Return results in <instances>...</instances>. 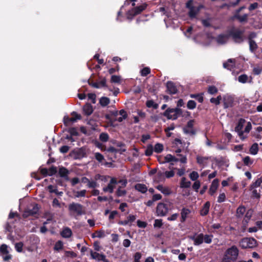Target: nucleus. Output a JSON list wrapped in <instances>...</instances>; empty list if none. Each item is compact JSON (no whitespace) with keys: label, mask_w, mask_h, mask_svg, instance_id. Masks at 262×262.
<instances>
[{"label":"nucleus","mask_w":262,"mask_h":262,"mask_svg":"<svg viewBox=\"0 0 262 262\" xmlns=\"http://www.w3.org/2000/svg\"><path fill=\"white\" fill-rule=\"evenodd\" d=\"M244 30L233 28L228 31L227 34H220L216 37V42L220 45L225 44L229 37H231L236 43H242L245 40Z\"/></svg>","instance_id":"nucleus-1"},{"label":"nucleus","mask_w":262,"mask_h":262,"mask_svg":"<svg viewBox=\"0 0 262 262\" xmlns=\"http://www.w3.org/2000/svg\"><path fill=\"white\" fill-rule=\"evenodd\" d=\"M239 255V250L237 247L233 245L228 248L225 252L222 259V262L236 261Z\"/></svg>","instance_id":"nucleus-2"},{"label":"nucleus","mask_w":262,"mask_h":262,"mask_svg":"<svg viewBox=\"0 0 262 262\" xmlns=\"http://www.w3.org/2000/svg\"><path fill=\"white\" fill-rule=\"evenodd\" d=\"M68 210L71 215L76 216L85 214L84 207L81 204L72 202L68 206Z\"/></svg>","instance_id":"nucleus-3"},{"label":"nucleus","mask_w":262,"mask_h":262,"mask_svg":"<svg viewBox=\"0 0 262 262\" xmlns=\"http://www.w3.org/2000/svg\"><path fill=\"white\" fill-rule=\"evenodd\" d=\"M182 113L183 111L180 108L168 107L162 113V115L168 120H176L182 115Z\"/></svg>","instance_id":"nucleus-4"},{"label":"nucleus","mask_w":262,"mask_h":262,"mask_svg":"<svg viewBox=\"0 0 262 262\" xmlns=\"http://www.w3.org/2000/svg\"><path fill=\"white\" fill-rule=\"evenodd\" d=\"M258 245L257 241L253 237H244L239 242L242 249H253Z\"/></svg>","instance_id":"nucleus-5"},{"label":"nucleus","mask_w":262,"mask_h":262,"mask_svg":"<svg viewBox=\"0 0 262 262\" xmlns=\"http://www.w3.org/2000/svg\"><path fill=\"white\" fill-rule=\"evenodd\" d=\"M72 117H70L68 116H64L63 118V122L66 126H69L73 124L74 123L77 122L78 120H81L82 117L81 115L78 114L77 112L73 111L71 113Z\"/></svg>","instance_id":"nucleus-6"},{"label":"nucleus","mask_w":262,"mask_h":262,"mask_svg":"<svg viewBox=\"0 0 262 262\" xmlns=\"http://www.w3.org/2000/svg\"><path fill=\"white\" fill-rule=\"evenodd\" d=\"M147 4L143 3L140 6L134 7L127 13L128 19H132L134 16L140 14L143 10L146 9Z\"/></svg>","instance_id":"nucleus-7"},{"label":"nucleus","mask_w":262,"mask_h":262,"mask_svg":"<svg viewBox=\"0 0 262 262\" xmlns=\"http://www.w3.org/2000/svg\"><path fill=\"white\" fill-rule=\"evenodd\" d=\"M169 211V208L167 204L164 203H159L156 208V213L158 216H165L167 215Z\"/></svg>","instance_id":"nucleus-8"},{"label":"nucleus","mask_w":262,"mask_h":262,"mask_svg":"<svg viewBox=\"0 0 262 262\" xmlns=\"http://www.w3.org/2000/svg\"><path fill=\"white\" fill-rule=\"evenodd\" d=\"M246 120L243 118L238 120L237 124L235 127V131L238 133V135L242 140H244L245 138L244 137V132L243 128Z\"/></svg>","instance_id":"nucleus-9"},{"label":"nucleus","mask_w":262,"mask_h":262,"mask_svg":"<svg viewBox=\"0 0 262 262\" xmlns=\"http://www.w3.org/2000/svg\"><path fill=\"white\" fill-rule=\"evenodd\" d=\"M234 99L231 95H226L223 97L224 107L227 108L234 106Z\"/></svg>","instance_id":"nucleus-10"},{"label":"nucleus","mask_w":262,"mask_h":262,"mask_svg":"<svg viewBox=\"0 0 262 262\" xmlns=\"http://www.w3.org/2000/svg\"><path fill=\"white\" fill-rule=\"evenodd\" d=\"M166 92L170 95L176 94L178 90L175 83L171 81H168L166 84Z\"/></svg>","instance_id":"nucleus-11"},{"label":"nucleus","mask_w":262,"mask_h":262,"mask_svg":"<svg viewBox=\"0 0 262 262\" xmlns=\"http://www.w3.org/2000/svg\"><path fill=\"white\" fill-rule=\"evenodd\" d=\"M39 208L38 205L35 204L32 209H28L25 211L23 216L24 218H27L29 216H34L38 214Z\"/></svg>","instance_id":"nucleus-12"},{"label":"nucleus","mask_w":262,"mask_h":262,"mask_svg":"<svg viewBox=\"0 0 262 262\" xmlns=\"http://www.w3.org/2000/svg\"><path fill=\"white\" fill-rule=\"evenodd\" d=\"M90 252L91 258L96 260L98 262L102 261L104 259V257H106L105 255L104 254L94 252L92 249H90Z\"/></svg>","instance_id":"nucleus-13"},{"label":"nucleus","mask_w":262,"mask_h":262,"mask_svg":"<svg viewBox=\"0 0 262 262\" xmlns=\"http://www.w3.org/2000/svg\"><path fill=\"white\" fill-rule=\"evenodd\" d=\"M194 120H189L186 125V128H184V131L186 134H189L190 135H194L195 134V131L193 129Z\"/></svg>","instance_id":"nucleus-14"},{"label":"nucleus","mask_w":262,"mask_h":262,"mask_svg":"<svg viewBox=\"0 0 262 262\" xmlns=\"http://www.w3.org/2000/svg\"><path fill=\"white\" fill-rule=\"evenodd\" d=\"M117 184V181L116 178H112L107 185V186L103 188V190L104 192H109L110 193H113L115 186L113 185Z\"/></svg>","instance_id":"nucleus-15"},{"label":"nucleus","mask_w":262,"mask_h":262,"mask_svg":"<svg viewBox=\"0 0 262 262\" xmlns=\"http://www.w3.org/2000/svg\"><path fill=\"white\" fill-rule=\"evenodd\" d=\"M193 241V244L195 246H199L202 244L204 242V234L200 233L196 237L193 235L190 237Z\"/></svg>","instance_id":"nucleus-16"},{"label":"nucleus","mask_w":262,"mask_h":262,"mask_svg":"<svg viewBox=\"0 0 262 262\" xmlns=\"http://www.w3.org/2000/svg\"><path fill=\"white\" fill-rule=\"evenodd\" d=\"M191 213V211L189 209L183 207L181 210V219L180 222L184 223L185 222L188 215Z\"/></svg>","instance_id":"nucleus-17"},{"label":"nucleus","mask_w":262,"mask_h":262,"mask_svg":"<svg viewBox=\"0 0 262 262\" xmlns=\"http://www.w3.org/2000/svg\"><path fill=\"white\" fill-rule=\"evenodd\" d=\"M248 14H244L243 15L234 14L231 17V20L237 19L240 23H246L248 21Z\"/></svg>","instance_id":"nucleus-18"},{"label":"nucleus","mask_w":262,"mask_h":262,"mask_svg":"<svg viewBox=\"0 0 262 262\" xmlns=\"http://www.w3.org/2000/svg\"><path fill=\"white\" fill-rule=\"evenodd\" d=\"M219 181L217 179H215L212 181L209 190L210 195H213L216 192L219 186Z\"/></svg>","instance_id":"nucleus-19"},{"label":"nucleus","mask_w":262,"mask_h":262,"mask_svg":"<svg viewBox=\"0 0 262 262\" xmlns=\"http://www.w3.org/2000/svg\"><path fill=\"white\" fill-rule=\"evenodd\" d=\"M58 173L60 177L64 178L67 181L69 180V178L68 177L69 171L66 168L62 166L59 167Z\"/></svg>","instance_id":"nucleus-20"},{"label":"nucleus","mask_w":262,"mask_h":262,"mask_svg":"<svg viewBox=\"0 0 262 262\" xmlns=\"http://www.w3.org/2000/svg\"><path fill=\"white\" fill-rule=\"evenodd\" d=\"M82 111L85 115L90 116L93 112V106L90 103H87L83 105Z\"/></svg>","instance_id":"nucleus-21"},{"label":"nucleus","mask_w":262,"mask_h":262,"mask_svg":"<svg viewBox=\"0 0 262 262\" xmlns=\"http://www.w3.org/2000/svg\"><path fill=\"white\" fill-rule=\"evenodd\" d=\"M156 188L165 195H168L172 193L170 188L167 187H164L162 185H158L156 186Z\"/></svg>","instance_id":"nucleus-22"},{"label":"nucleus","mask_w":262,"mask_h":262,"mask_svg":"<svg viewBox=\"0 0 262 262\" xmlns=\"http://www.w3.org/2000/svg\"><path fill=\"white\" fill-rule=\"evenodd\" d=\"M210 206V202L209 201L206 202L200 210V214L202 216H205L207 215L209 211Z\"/></svg>","instance_id":"nucleus-23"},{"label":"nucleus","mask_w":262,"mask_h":262,"mask_svg":"<svg viewBox=\"0 0 262 262\" xmlns=\"http://www.w3.org/2000/svg\"><path fill=\"white\" fill-rule=\"evenodd\" d=\"M164 160L162 162V163H165L167 162H178L179 159L176 158L174 156L171 155V154H168L164 158Z\"/></svg>","instance_id":"nucleus-24"},{"label":"nucleus","mask_w":262,"mask_h":262,"mask_svg":"<svg viewBox=\"0 0 262 262\" xmlns=\"http://www.w3.org/2000/svg\"><path fill=\"white\" fill-rule=\"evenodd\" d=\"M200 11L199 8H195L193 6H191L190 9L189 10L188 15L191 18H195Z\"/></svg>","instance_id":"nucleus-25"},{"label":"nucleus","mask_w":262,"mask_h":262,"mask_svg":"<svg viewBox=\"0 0 262 262\" xmlns=\"http://www.w3.org/2000/svg\"><path fill=\"white\" fill-rule=\"evenodd\" d=\"M135 188L137 190L142 193H145L147 190L146 186L143 184H137L135 185Z\"/></svg>","instance_id":"nucleus-26"},{"label":"nucleus","mask_w":262,"mask_h":262,"mask_svg":"<svg viewBox=\"0 0 262 262\" xmlns=\"http://www.w3.org/2000/svg\"><path fill=\"white\" fill-rule=\"evenodd\" d=\"M75 159H80L84 157L86 154L83 149L80 148L74 152Z\"/></svg>","instance_id":"nucleus-27"},{"label":"nucleus","mask_w":262,"mask_h":262,"mask_svg":"<svg viewBox=\"0 0 262 262\" xmlns=\"http://www.w3.org/2000/svg\"><path fill=\"white\" fill-rule=\"evenodd\" d=\"M72 234V230L69 227H66L63 229L61 232V235L64 238H69Z\"/></svg>","instance_id":"nucleus-28"},{"label":"nucleus","mask_w":262,"mask_h":262,"mask_svg":"<svg viewBox=\"0 0 262 262\" xmlns=\"http://www.w3.org/2000/svg\"><path fill=\"white\" fill-rule=\"evenodd\" d=\"M249 46V50L252 53H255L256 50L258 49V45L255 40H251L248 41Z\"/></svg>","instance_id":"nucleus-29"},{"label":"nucleus","mask_w":262,"mask_h":262,"mask_svg":"<svg viewBox=\"0 0 262 262\" xmlns=\"http://www.w3.org/2000/svg\"><path fill=\"white\" fill-rule=\"evenodd\" d=\"M191 182L189 181H186V178L185 177H183L181 179L180 182V187L183 188H188L190 187Z\"/></svg>","instance_id":"nucleus-30"},{"label":"nucleus","mask_w":262,"mask_h":262,"mask_svg":"<svg viewBox=\"0 0 262 262\" xmlns=\"http://www.w3.org/2000/svg\"><path fill=\"white\" fill-rule=\"evenodd\" d=\"M223 67L231 70L234 67V59H229L227 62L224 63Z\"/></svg>","instance_id":"nucleus-31"},{"label":"nucleus","mask_w":262,"mask_h":262,"mask_svg":"<svg viewBox=\"0 0 262 262\" xmlns=\"http://www.w3.org/2000/svg\"><path fill=\"white\" fill-rule=\"evenodd\" d=\"M203 93H198V94H192L190 95V97L191 98H194L198 101L200 103H202L204 101Z\"/></svg>","instance_id":"nucleus-32"},{"label":"nucleus","mask_w":262,"mask_h":262,"mask_svg":"<svg viewBox=\"0 0 262 262\" xmlns=\"http://www.w3.org/2000/svg\"><path fill=\"white\" fill-rule=\"evenodd\" d=\"M107 151L109 152H112V153L122 154L123 152H124L126 151V149L125 148L117 149V148H115L114 147L110 146L107 148Z\"/></svg>","instance_id":"nucleus-33"},{"label":"nucleus","mask_w":262,"mask_h":262,"mask_svg":"<svg viewBox=\"0 0 262 262\" xmlns=\"http://www.w3.org/2000/svg\"><path fill=\"white\" fill-rule=\"evenodd\" d=\"M262 183V177L258 178L254 182L251 184L250 186V190L258 187Z\"/></svg>","instance_id":"nucleus-34"},{"label":"nucleus","mask_w":262,"mask_h":262,"mask_svg":"<svg viewBox=\"0 0 262 262\" xmlns=\"http://www.w3.org/2000/svg\"><path fill=\"white\" fill-rule=\"evenodd\" d=\"M110 99L106 97H102L99 100V103L102 107H105L109 104Z\"/></svg>","instance_id":"nucleus-35"},{"label":"nucleus","mask_w":262,"mask_h":262,"mask_svg":"<svg viewBox=\"0 0 262 262\" xmlns=\"http://www.w3.org/2000/svg\"><path fill=\"white\" fill-rule=\"evenodd\" d=\"M48 189L50 193H55L58 195L61 196L63 194L62 191H58L57 188L54 189V186L52 185H50L48 186Z\"/></svg>","instance_id":"nucleus-36"},{"label":"nucleus","mask_w":262,"mask_h":262,"mask_svg":"<svg viewBox=\"0 0 262 262\" xmlns=\"http://www.w3.org/2000/svg\"><path fill=\"white\" fill-rule=\"evenodd\" d=\"M146 105L148 108L152 107L154 109L158 108L159 105L155 103L153 100H147L146 102Z\"/></svg>","instance_id":"nucleus-37"},{"label":"nucleus","mask_w":262,"mask_h":262,"mask_svg":"<svg viewBox=\"0 0 262 262\" xmlns=\"http://www.w3.org/2000/svg\"><path fill=\"white\" fill-rule=\"evenodd\" d=\"M258 151V144L255 143L252 145L250 148V152L252 155H255L257 154Z\"/></svg>","instance_id":"nucleus-38"},{"label":"nucleus","mask_w":262,"mask_h":262,"mask_svg":"<svg viewBox=\"0 0 262 262\" xmlns=\"http://www.w3.org/2000/svg\"><path fill=\"white\" fill-rule=\"evenodd\" d=\"M251 190H252V194H251V198L253 199H256L259 200V199L260 198V194L259 193V192L260 191V189L259 190V192H258L257 190L255 188Z\"/></svg>","instance_id":"nucleus-39"},{"label":"nucleus","mask_w":262,"mask_h":262,"mask_svg":"<svg viewBox=\"0 0 262 262\" xmlns=\"http://www.w3.org/2000/svg\"><path fill=\"white\" fill-rule=\"evenodd\" d=\"M0 253L1 255L7 254L9 253L8 246L6 244H2L0 247Z\"/></svg>","instance_id":"nucleus-40"},{"label":"nucleus","mask_w":262,"mask_h":262,"mask_svg":"<svg viewBox=\"0 0 262 262\" xmlns=\"http://www.w3.org/2000/svg\"><path fill=\"white\" fill-rule=\"evenodd\" d=\"M163 150V145L161 143H157L154 147V151L157 153H160Z\"/></svg>","instance_id":"nucleus-41"},{"label":"nucleus","mask_w":262,"mask_h":262,"mask_svg":"<svg viewBox=\"0 0 262 262\" xmlns=\"http://www.w3.org/2000/svg\"><path fill=\"white\" fill-rule=\"evenodd\" d=\"M196 103L194 100H190L187 102V107L189 110H193L196 107Z\"/></svg>","instance_id":"nucleus-42"},{"label":"nucleus","mask_w":262,"mask_h":262,"mask_svg":"<svg viewBox=\"0 0 262 262\" xmlns=\"http://www.w3.org/2000/svg\"><path fill=\"white\" fill-rule=\"evenodd\" d=\"M222 100V97L221 95H219L216 98H211L210 101L212 103H214L217 105L220 104L221 100Z\"/></svg>","instance_id":"nucleus-43"},{"label":"nucleus","mask_w":262,"mask_h":262,"mask_svg":"<svg viewBox=\"0 0 262 262\" xmlns=\"http://www.w3.org/2000/svg\"><path fill=\"white\" fill-rule=\"evenodd\" d=\"M63 243L61 241H57L54 247V249L56 251H60L63 249Z\"/></svg>","instance_id":"nucleus-44"},{"label":"nucleus","mask_w":262,"mask_h":262,"mask_svg":"<svg viewBox=\"0 0 262 262\" xmlns=\"http://www.w3.org/2000/svg\"><path fill=\"white\" fill-rule=\"evenodd\" d=\"M108 138H109V136H108V134H107V133H102L100 134L99 139L102 142H105L107 141L108 140Z\"/></svg>","instance_id":"nucleus-45"},{"label":"nucleus","mask_w":262,"mask_h":262,"mask_svg":"<svg viewBox=\"0 0 262 262\" xmlns=\"http://www.w3.org/2000/svg\"><path fill=\"white\" fill-rule=\"evenodd\" d=\"M208 159L207 157L198 156L196 161L200 165H204L206 161Z\"/></svg>","instance_id":"nucleus-46"},{"label":"nucleus","mask_w":262,"mask_h":262,"mask_svg":"<svg viewBox=\"0 0 262 262\" xmlns=\"http://www.w3.org/2000/svg\"><path fill=\"white\" fill-rule=\"evenodd\" d=\"M111 82L115 83H120L121 77L117 75H112L111 79Z\"/></svg>","instance_id":"nucleus-47"},{"label":"nucleus","mask_w":262,"mask_h":262,"mask_svg":"<svg viewBox=\"0 0 262 262\" xmlns=\"http://www.w3.org/2000/svg\"><path fill=\"white\" fill-rule=\"evenodd\" d=\"M244 164L246 166H250L253 164V161L251 160L249 156H246L243 159Z\"/></svg>","instance_id":"nucleus-48"},{"label":"nucleus","mask_w":262,"mask_h":262,"mask_svg":"<svg viewBox=\"0 0 262 262\" xmlns=\"http://www.w3.org/2000/svg\"><path fill=\"white\" fill-rule=\"evenodd\" d=\"M207 92L210 94L214 95L218 92V90L214 85H210L208 87Z\"/></svg>","instance_id":"nucleus-49"},{"label":"nucleus","mask_w":262,"mask_h":262,"mask_svg":"<svg viewBox=\"0 0 262 262\" xmlns=\"http://www.w3.org/2000/svg\"><path fill=\"white\" fill-rule=\"evenodd\" d=\"M86 192V190L85 189L81 191H75L74 192L75 196L76 198L84 197L85 196Z\"/></svg>","instance_id":"nucleus-50"},{"label":"nucleus","mask_w":262,"mask_h":262,"mask_svg":"<svg viewBox=\"0 0 262 262\" xmlns=\"http://www.w3.org/2000/svg\"><path fill=\"white\" fill-rule=\"evenodd\" d=\"M68 132L71 136H77L78 135V132L76 127H70L68 129Z\"/></svg>","instance_id":"nucleus-51"},{"label":"nucleus","mask_w":262,"mask_h":262,"mask_svg":"<svg viewBox=\"0 0 262 262\" xmlns=\"http://www.w3.org/2000/svg\"><path fill=\"white\" fill-rule=\"evenodd\" d=\"M141 75L142 76H146L150 73V69L148 67H144L141 70Z\"/></svg>","instance_id":"nucleus-52"},{"label":"nucleus","mask_w":262,"mask_h":262,"mask_svg":"<svg viewBox=\"0 0 262 262\" xmlns=\"http://www.w3.org/2000/svg\"><path fill=\"white\" fill-rule=\"evenodd\" d=\"M246 211V208L244 206H239L237 208L236 210V213L237 215L239 217L242 216Z\"/></svg>","instance_id":"nucleus-53"},{"label":"nucleus","mask_w":262,"mask_h":262,"mask_svg":"<svg viewBox=\"0 0 262 262\" xmlns=\"http://www.w3.org/2000/svg\"><path fill=\"white\" fill-rule=\"evenodd\" d=\"M153 150L152 146L150 144L149 145L145 151V155L146 156H150L152 154Z\"/></svg>","instance_id":"nucleus-54"},{"label":"nucleus","mask_w":262,"mask_h":262,"mask_svg":"<svg viewBox=\"0 0 262 262\" xmlns=\"http://www.w3.org/2000/svg\"><path fill=\"white\" fill-rule=\"evenodd\" d=\"M126 194V191L125 190H121V187H119L116 192V194L118 197L124 196Z\"/></svg>","instance_id":"nucleus-55"},{"label":"nucleus","mask_w":262,"mask_h":262,"mask_svg":"<svg viewBox=\"0 0 262 262\" xmlns=\"http://www.w3.org/2000/svg\"><path fill=\"white\" fill-rule=\"evenodd\" d=\"M24 244L20 242L15 244V249L18 252H21L23 251Z\"/></svg>","instance_id":"nucleus-56"},{"label":"nucleus","mask_w":262,"mask_h":262,"mask_svg":"<svg viewBox=\"0 0 262 262\" xmlns=\"http://www.w3.org/2000/svg\"><path fill=\"white\" fill-rule=\"evenodd\" d=\"M238 80L239 82L245 83L248 80V76L246 74H242L238 77Z\"/></svg>","instance_id":"nucleus-57"},{"label":"nucleus","mask_w":262,"mask_h":262,"mask_svg":"<svg viewBox=\"0 0 262 262\" xmlns=\"http://www.w3.org/2000/svg\"><path fill=\"white\" fill-rule=\"evenodd\" d=\"M57 172V168L55 166H52L49 169H48V175L49 176H52L54 174H55Z\"/></svg>","instance_id":"nucleus-58"},{"label":"nucleus","mask_w":262,"mask_h":262,"mask_svg":"<svg viewBox=\"0 0 262 262\" xmlns=\"http://www.w3.org/2000/svg\"><path fill=\"white\" fill-rule=\"evenodd\" d=\"M213 235L206 234L204 235V242L206 244H210L212 242Z\"/></svg>","instance_id":"nucleus-59"},{"label":"nucleus","mask_w":262,"mask_h":262,"mask_svg":"<svg viewBox=\"0 0 262 262\" xmlns=\"http://www.w3.org/2000/svg\"><path fill=\"white\" fill-rule=\"evenodd\" d=\"M199 176L196 171H193L189 174V177L192 181H196Z\"/></svg>","instance_id":"nucleus-60"},{"label":"nucleus","mask_w":262,"mask_h":262,"mask_svg":"<svg viewBox=\"0 0 262 262\" xmlns=\"http://www.w3.org/2000/svg\"><path fill=\"white\" fill-rule=\"evenodd\" d=\"M163 225L162 219H156L155 220L154 226V227L161 228Z\"/></svg>","instance_id":"nucleus-61"},{"label":"nucleus","mask_w":262,"mask_h":262,"mask_svg":"<svg viewBox=\"0 0 262 262\" xmlns=\"http://www.w3.org/2000/svg\"><path fill=\"white\" fill-rule=\"evenodd\" d=\"M95 158L99 162H101L104 160V156L100 152H96Z\"/></svg>","instance_id":"nucleus-62"},{"label":"nucleus","mask_w":262,"mask_h":262,"mask_svg":"<svg viewBox=\"0 0 262 262\" xmlns=\"http://www.w3.org/2000/svg\"><path fill=\"white\" fill-rule=\"evenodd\" d=\"M257 37V34L255 32H251L248 35L247 39L248 41L254 40L253 39Z\"/></svg>","instance_id":"nucleus-63"},{"label":"nucleus","mask_w":262,"mask_h":262,"mask_svg":"<svg viewBox=\"0 0 262 262\" xmlns=\"http://www.w3.org/2000/svg\"><path fill=\"white\" fill-rule=\"evenodd\" d=\"M87 186L90 188H95L98 186V184L96 181H90L89 184H87Z\"/></svg>","instance_id":"nucleus-64"}]
</instances>
